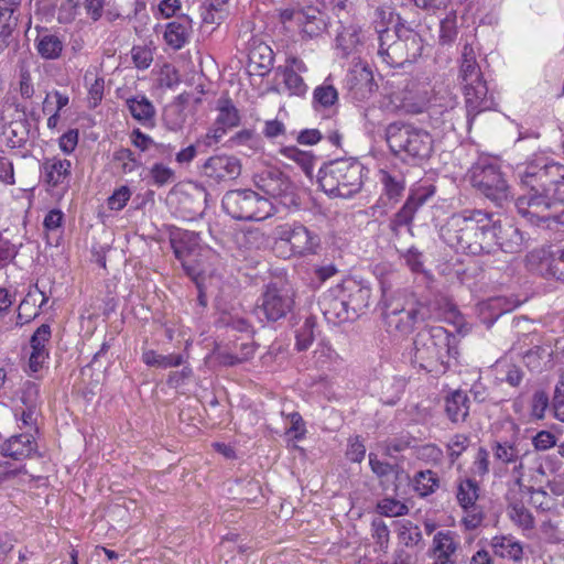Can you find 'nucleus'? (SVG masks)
Returning a JSON list of instances; mask_svg holds the SVG:
<instances>
[{
	"mask_svg": "<svg viewBox=\"0 0 564 564\" xmlns=\"http://www.w3.org/2000/svg\"><path fill=\"white\" fill-rule=\"evenodd\" d=\"M494 215L482 209L453 214L440 228V238L458 252L490 254L496 250Z\"/></svg>",
	"mask_w": 564,
	"mask_h": 564,
	"instance_id": "f257e3e1",
	"label": "nucleus"
},
{
	"mask_svg": "<svg viewBox=\"0 0 564 564\" xmlns=\"http://www.w3.org/2000/svg\"><path fill=\"white\" fill-rule=\"evenodd\" d=\"M382 317L389 332L405 335L420 322L440 319L442 313L438 301L419 299L406 289L390 292L382 288Z\"/></svg>",
	"mask_w": 564,
	"mask_h": 564,
	"instance_id": "f03ea898",
	"label": "nucleus"
},
{
	"mask_svg": "<svg viewBox=\"0 0 564 564\" xmlns=\"http://www.w3.org/2000/svg\"><path fill=\"white\" fill-rule=\"evenodd\" d=\"M456 336L442 326L420 330L413 340L412 365L420 370L443 373L448 359L458 355Z\"/></svg>",
	"mask_w": 564,
	"mask_h": 564,
	"instance_id": "7ed1b4c3",
	"label": "nucleus"
},
{
	"mask_svg": "<svg viewBox=\"0 0 564 564\" xmlns=\"http://www.w3.org/2000/svg\"><path fill=\"white\" fill-rule=\"evenodd\" d=\"M458 80L465 98L467 123L470 127L478 113L494 108L495 100L494 96L489 94L475 51L468 44L462 52Z\"/></svg>",
	"mask_w": 564,
	"mask_h": 564,
	"instance_id": "20e7f679",
	"label": "nucleus"
},
{
	"mask_svg": "<svg viewBox=\"0 0 564 564\" xmlns=\"http://www.w3.org/2000/svg\"><path fill=\"white\" fill-rule=\"evenodd\" d=\"M367 169L355 158H341L324 163L317 175L322 189L334 197L350 198L364 186Z\"/></svg>",
	"mask_w": 564,
	"mask_h": 564,
	"instance_id": "39448f33",
	"label": "nucleus"
},
{
	"mask_svg": "<svg viewBox=\"0 0 564 564\" xmlns=\"http://www.w3.org/2000/svg\"><path fill=\"white\" fill-rule=\"evenodd\" d=\"M386 140L392 154L402 162L419 165L433 152V138L425 129L395 121L386 128Z\"/></svg>",
	"mask_w": 564,
	"mask_h": 564,
	"instance_id": "423d86ee",
	"label": "nucleus"
},
{
	"mask_svg": "<svg viewBox=\"0 0 564 564\" xmlns=\"http://www.w3.org/2000/svg\"><path fill=\"white\" fill-rule=\"evenodd\" d=\"M378 55L389 66L400 67L416 61L423 51V40L413 29L398 23L394 30L378 31Z\"/></svg>",
	"mask_w": 564,
	"mask_h": 564,
	"instance_id": "0eeeda50",
	"label": "nucleus"
},
{
	"mask_svg": "<svg viewBox=\"0 0 564 564\" xmlns=\"http://www.w3.org/2000/svg\"><path fill=\"white\" fill-rule=\"evenodd\" d=\"M471 186L496 207L505 208L513 199L511 186L501 165L492 158H479L469 169Z\"/></svg>",
	"mask_w": 564,
	"mask_h": 564,
	"instance_id": "6e6552de",
	"label": "nucleus"
},
{
	"mask_svg": "<svg viewBox=\"0 0 564 564\" xmlns=\"http://www.w3.org/2000/svg\"><path fill=\"white\" fill-rule=\"evenodd\" d=\"M517 177L525 189L551 191L557 199H564V165L554 162L544 155H534L533 159L517 166Z\"/></svg>",
	"mask_w": 564,
	"mask_h": 564,
	"instance_id": "1a4fd4ad",
	"label": "nucleus"
},
{
	"mask_svg": "<svg viewBox=\"0 0 564 564\" xmlns=\"http://www.w3.org/2000/svg\"><path fill=\"white\" fill-rule=\"evenodd\" d=\"M223 209L234 219L260 221L273 214L269 198L252 189L228 191L221 199Z\"/></svg>",
	"mask_w": 564,
	"mask_h": 564,
	"instance_id": "9d476101",
	"label": "nucleus"
},
{
	"mask_svg": "<svg viewBox=\"0 0 564 564\" xmlns=\"http://www.w3.org/2000/svg\"><path fill=\"white\" fill-rule=\"evenodd\" d=\"M273 237L278 250L288 248V250L281 251V254L285 258L312 254L319 247L318 236L296 221L278 225L273 229Z\"/></svg>",
	"mask_w": 564,
	"mask_h": 564,
	"instance_id": "9b49d317",
	"label": "nucleus"
},
{
	"mask_svg": "<svg viewBox=\"0 0 564 564\" xmlns=\"http://www.w3.org/2000/svg\"><path fill=\"white\" fill-rule=\"evenodd\" d=\"M562 203H564V199L555 197L554 188L551 191L527 189L524 194L517 198L516 208L522 217L532 224H550L552 210Z\"/></svg>",
	"mask_w": 564,
	"mask_h": 564,
	"instance_id": "f8f14e48",
	"label": "nucleus"
},
{
	"mask_svg": "<svg viewBox=\"0 0 564 564\" xmlns=\"http://www.w3.org/2000/svg\"><path fill=\"white\" fill-rule=\"evenodd\" d=\"M524 262L529 271L564 283V247L562 245L535 248L525 256Z\"/></svg>",
	"mask_w": 564,
	"mask_h": 564,
	"instance_id": "ddd939ff",
	"label": "nucleus"
},
{
	"mask_svg": "<svg viewBox=\"0 0 564 564\" xmlns=\"http://www.w3.org/2000/svg\"><path fill=\"white\" fill-rule=\"evenodd\" d=\"M434 194L435 187L433 185H421L410 191L403 206L389 220L388 227L393 241L400 239L401 229L403 227L413 236V219L419 209L424 206Z\"/></svg>",
	"mask_w": 564,
	"mask_h": 564,
	"instance_id": "4468645a",
	"label": "nucleus"
},
{
	"mask_svg": "<svg viewBox=\"0 0 564 564\" xmlns=\"http://www.w3.org/2000/svg\"><path fill=\"white\" fill-rule=\"evenodd\" d=\"M293 293L275 283L267 285L254 307L256 316L262 322H276L284 318L293 308Z\"/></svg>",
	"mask_w": 564,
	"mask_h": 564,
	"instance_id": "2eb2a0df",
	"label": "nucleus"
},
{
	"mask_svg": "<svg viewBox=\"0 0 564 564\" xmlns=\"http://www.w3.org/2000/svg\"><path fill=\"white\" fill-rule=\"evenodd\" d=\"M258 189L269 197L278 199L285 207L297 205L295 186L290 178L276 167H267L253 176Z\"/></svg>",
	"mask_w": 564,
	"mask_h": 564,
	"instance_id": "dca6fc26",
	"label": "nucleus"
},
{
	"mask_svg": "<svg viewBox=\"0 0 564 564\" xmlns=\"http://www.w3.org/2000/svg\"><path fill=\"white\" fill-rule=\"evenodd\" d=\"M202 174L215 183L236 180L241 174V163L231 155H214L202 165Z\"/></svg>",
	"mask_w": 564,
	"mask_h": 564,
	"instance_id": "f3484780",
	"label": "nucleus"
},
{
	"mask_svg": "<svg viewBox=\"0 0 564 564\" xmlns=\"http://www.w3.org/2000/svg\"><path fill=\"white\" fill-rule=\"evenodd\" d=\"M459 547L460 542L455 532L449 530L436 532L429 550L431 564H456Z\"/></svg>",
	"mask_w": 564,
	"mask_h": 564,
	"instance_id": "a211bd4d",
	"label": "nucleus"
},
{
	"mask_svg": "<svg viewBox=\"0 0 564 564\" xmlns=\"http://www.w3.org/2000/svg\"><path fill=\"white\" fill-rule=\"evenodd\" d=\"M346 87L356 100L368 99L376 90L371 69L367 65H355L346 76Z\"/></svg>",
	"mask_w": 564,
	"mask_h": 564,
	"instance_id": "6ab92c4d",
	"label": "nucleus"
},
{
	"mask_svg": "<svg viewBox=\"0 0 564 564\" xmlns=\"http://www.w3.org/2000/svg\"><path fill=\"white\" fill-rule=\"evenodd\" d=\"M171 245L177 260L188 274L195 273L192 257L197 254L199 235L194 231H178L171 238Z\"/></svg>",
	"mask_w": 564,
	"mask_h": 564,
	"instance_id": "aec40b11",
	"label": "nucleus"
},
{
	"mask_svg": "<svg viewBox=\"0 0 564 564\" xmlns=\"http://www.w3.org/2000/svg\"><path fill=\"white\" fill-rule=\"evenodd\" d=\"M299 31L303 40H314L322 36L328 29V18L318 8H303Z\"/></svg>",
	"mask_w": 564,
	"mask_h": 564,
	"instance_id": "412c9836",
	"label": "nucleus"
},
{
	"mask_svg": "<svg viewBox=\"0 0 564 564\" xmlns=\"http://www.w3.org/2000/svg\"><path fill=\"white\" fill-rule=\"evenodd\" d=\"M496 248L508 253L520 252L524 245L523 232L512 224L501 225L495 220Z\"/></svg>",
	"mask_w": 564,
	"mask_h": 564,
	"instance_id": "4be33fe9",
	"label": "nucleus"
},
{
	"mask_svg": "<svg viewBox=\"0 0 564 564\" xmlns=\"http://www.w3.org/2000/svg\"><path fill=\"white\" fill-rule=\"evenodd\" d=\"M319 306L325 318L334 324L352 318L346 302V294L343 291H340V295H335L333 292L324 294Z\"/></svg>",
	"mask_w": 564,
	"mask_h": 564,
	"instance_id": "5701e85b",
	"label": "nucleus"
},
{
	"mask_svg": "<svg viewBox=\"0 0 564 564\" xmlns=\"http://www.w3.org/2000/svg\"><path fill=\"white\" fill-rule=\"evenodd\" d=\"M41 169L44 182L52 187H57L69 178L72 162L56 156L46 158L44 159Z\"/></svg>",
	"mask_w": 564,
	"mask_h": 564,
	"instance_id": "b1692460",
	"label": "nucleus"
},
{
	"mask_svg": "<svg viewBox=\"0 0 564 564\" xmlns=\"http://www.w3.org/2000/svg\"><path fill=\"white\" fill-rule=\"evenodd\" d=\"M36 449V442L31 433H21L8 438L2 445V453L15 460L32 456Z\"/></svg>",
	"mask_w": 564,
	"mask_h": 564,
	"instance_id": "393cba45",
	"label": "nucleus"
},
{
	"mask_svg": "<svg viewBox=\"0 0 564 564\" xmlns=\"http://www.w3.org/2000/svg\"><path fill=\"white\" fill-rule=\"evenodd\" d=\"M192 34V20L183 14L165 26L164 40L173 50H181L189 40Z\"/></svg>",
	"mask_w": 564,
	"mask_h": 564,
	"instance_id": "a878e982",
	"label": "nucleus"
},
{
	"mask_svg": "<svg viewBox=\"0 0 564 564\" xmlns=\"http://www.w3.org/2000/svg\"><path fill=\"white\" fill-rule=\"evenodd\" d=\"M192 101V94L183 93L170 104L163 112V121L171 131L181 130L187 119L186 106Z\"/></svg>",
	"mask_w": 564,
	"mask_h": 564,
	"instance_id": "bb28decb",
	"label": "nucleus"
},
{
	"mask_svg": "<svg viewBox=\"0 0 564 564\" xmlns=\"http://www.w3.org/2000/svg\"><path fill=\"white\" fill-rule=\"evenodd\" d=\"M51 338V327L47 324H42L32 335L30 344H31V355L29 359L30 369L36 372L45 359L48 357V351L45 347V344Z\"/></svg>",
	"mask_w": 564,
	"mask_h": 564,
	"instance_id": "cd10ccee",
	"label": "nucleus"
},
{
	"mask_svg": "<svg viewBox=\"0 0 564 564\" xmlns=\"http://www.w3.org/2000/svg\"><path fill=\"white\" fill-rule=\"evenodd\" d=\"M519 437L513 436L511 440H497L491 443V451L496 460L502 464H516L523 458L528 451H523Z\"/></svg>",
	"mask_w": 564,
	"mask_h": 564,
	"instance_id": "c85d7f7f",
	"label": "nucleus"
},
{
	"mask_svg": "<svg viewBox=\"0 0 564 564\" xmlns=\"http://www.w3.org/2000/svg\"><path fill=\"white\" fill-rule=\"evenodd\" d=\"M34 43L37 54L44 59H58L64 51L63 37L47 30L39 31Z\"/></svg>",
	"mask_w": 564,
	"mask_h": 564,
	"instance_id": "c756f323",
	"label": "nucleus"
},
{
	"mask_svg": "<svg viewBox=\"0 0 564 564\" xmlns=\"http://www.w3.org/2000/svg\"><path fill=\"white\" fill-rule=\"evenodd\" d=\"M445 412L453 423H463L469 414V398L463 390H455L445 398Z\"/></svg>",
	"mask_w": 564,
	"mask_h": 564,
	"instance_id": "7c9ffc66",
	"label": "nucleus"
},
{
	"mask_svg": "<svg viewBox=\"0 0 564 564\" xmlns=\"http://www.w3.org/2000/svg\"><path fill=\"white\" fill-rule=\"evenodd\" d=\"M130 115L144 127H153L155 121V108L143 95H138L126 100Z\"/></svg>",
	"mask_w": 564,
	"mask_h": 564,
	"instance_id": "2f4dec72",
	"label": "nucleus"
},
{
	"mask_svg": "<svg viewBox=\"0 0 564 564\" xmlns=\"http://www.w3.org/2000/svg\"><path fill=\"white\" fill-rule=\"evenodd\" d=\"M494 553L502 558L520 561L523 556L522 544L512 536L497 535L491 539Z\"/></svg>",
	"mask_w": 564,
	"mask_h": 564,
	"instance_id": "473e14b6",
	"label": "nucleus"
},
{
	"mask_svg": "<svg viewBox=\"0 0 564 564\" xmlns=\"http://www.w3.org/2000/svg\"><path fill=\"white\" fill-rule=\"evenodd\" d=\"M361 45L360 29L356 25H348L337 34L336 47L341 57H348L358 51Z\"/></svg>",
	"mask_w": 564,
	"mask_h": 564,
	"instance_id": "72a5a7b5",
	"label": "nucleus"
},
{
	"mask_svg": "<svg viewBox=\"0 0 564 564\" xmlns=\"http://www.w3.org/2000/svg\"><path fill=\"white\" fill-rule=\"evenodd\" d=\"M231 148H243L240 152L245 155H252L262 149L261 138L250 129H243L235 133L229 140Z\"/></svg>",
	"mask_w": 564,
	"mask_h": 564,
	"instance_id": "f704fd0d",
	"label": "nucleus"
},
{
	"mask_svg": "<svg viewBox=\"0 0 564 564\" xmlns=\"http://www.w3.org/2000/svg\"><path fill=\"white\" fill-rule=\"evenodd\" d=\"M479 497L478 482L473 478H460L457 481L456 498L458 505L467 511L476 505Z\"/></svg>",
	"mask_w": 564,
	"mask_h": 564,
	"instance_id": "c9c22d12",
	"label": "nucleus"
},
{
	"mask_svg": "<svg viewBox=\"0 0 564 564\" xmlns=\"http://www.w3.org/2000/svg\"><path fill=\"white\" fill-rule=\"evenodd\" d=\"M218 116L215 124H221L227 129H232L240 123V113L234 102L228 97H221L217 101Z\"/></svg>",
	"mask_w": 564,
	"mask_h": 564,
	"instance_id": "e433bc0d",
	"label": "nucleus"
},
{
	"mask_svg": "<svg viewBox=\"0 0 564 564\" xmlns=\"http://www.w3.org/2000/svg\"><path fill=\"white\" fill-rule=\"evenodd\" d=\"M380 182L383 186V195L389 200L398 202L405 189V180L401 174L380 171Z\"/></svg>",
	"mask_w": 564,
	"mask_h": 564,
	"instance_id": "4c0bfd02",
	"label": "nucleus"
},
{
	"mask_svg": "<svg viewBox=\"0 0 564 564\" xmlns=\"http://www.w3.org/2000/svg\"><path fill=\"white\" fill-rule=\"evenodd\" d=\"M142 361L150 367L166 369L183 365L184 358L181 354L160 355L156 351L150 349L143 351Z\"/></svg>",
	"mask_w": 564,
	"mask_h": 564,
	"instance_id": "58836bf2",
	"label": "nucleus"
},
{
	"mask_svg": "<svg viewBox=\"0 0 564 564\" xmlns=\"http://www.w3.org/2000/svg\"><path fill=\"white\" fill-rule=\"evenodd\" d=\"M414 489L421 497H426L435 492L440 487V477L431 469L421 470L415 474Z\"/></svg>",
	"mask_w": 564,
	"mask_h": 564,
	"instance_id": "ea45409f",
	"label": "nucleus"
},
{
	"mask_svg": "<svg viewBox=\"0 0 564 564\" xmlns=\"http://www.w3.org/2000/svg\"><path fill=\"white\" fill-rule=\"evenodd\" d=\"M280 152L283 156L296 162L306 176H313L315 156L311 152L302 151L296 147H284Z\"/></svg>",
	"mask_w": 564,
	"mask_h": 564,
	"instance_id": "a19ab883",
	"label": "nucleus"
},
{
	"mask_svg": "<svg viewBox=\"0 0 564 564\" xmlns=\"http://www.w3.org/2000/svg\"><path fill=\"white\" fill-rule=\"evenodd\" d=\"M370 290L359 285H355L354 290L346 296L348 310L351 317L358 316L369 305Z\"/></svg>",
	"mask_w": 564,
	"mask_h": 564,
	"instance_id": "79ce46f5",
	"label": "nucleus"
},
{
	"mask_svg": "<svg viewBox=\"0 0 564 564\" xmlns=\"http://www.w3.org/2000/svg\"><path fill=\"white\" fill-rule=\"evenodd\" d=\"M338 101L337 89L327 83V79L313 91V105L315 108H329Z\"/></svg>",
	"mask_w": 564,
	"mask_h": 564,
	"instance_id": "37998d69",
	"label": "nucleus"
},
{
	"mask_svg": "<svg viewBox=\"0 0 564 564\" xmlns=\"http://www.w3.org/2000/svg\"><path fill=\"white\" fill-rule=\"evenodd\" d=\"M510 520L522 530H532L534 528V517L522 502H514L508 508Z\"/></svg>",
	"mask_w": 564,
	"mask_h": 564,
	"instance_id": "c03bdc74",
	"label": "nucleus"
},
{
	"mask_svg": "<svg viewBox=\"0 0 564 564\" xmlns=\"http://www.w3.org/2000/svg\"><path fill=\"white\" fill-rule=\"evenodd\" d=\"M278 72L283 77V83L291 96L302 97L307 91V85L300 74L294 73L291 68L279 67Z\"/></svg>",
	"mask_w": 564,
	"mask_h": 564,
	"instance_id": "a18cd8bd",
	"label": "nucleus"
},
{
	"mask_svg": "<svg viewBox=\"0 0 564 564\" xmlns=\"http://www.w3.org/2000/svg\"><path fill=\"white\" fill-rule=\"evenodd\" d=\"M316 321L313 316L305 318L303 325L296 330V349L303 351L308 349L314 340V328Z\"/></svg>",
	"mask_w": 564,
	"mask_h": 564,
	"instance_id": "49530a36",
	"label": "nucleus"
},
{
	"mask_svg": "<svg viewBox=\"0 0 564 564\" xmlns=\"http://www.w3.org/2000/svg\"><path fill=\"white\" fill-rule=\"evenodd\" d=\"M377 511L384 517H400L408 514L409 508L394 498H384L378 501Z\"/></svg>",
	"mask_w": 564,
	"mask_h": 564,
	"instance_id": "de8ad7c7",
	"label": "nucleus"
},
{
	"mask_svg": "<svg viewBox=\"0 0 564 564\" xmlns=\"http://www.w3.org/2000/svg\"><path fill=\"white\" fill-rule=\"evenodd\" d=\"M368 457L372 473L379 478L386 477L389 474H395V477L398 478L399 474L403 473V468L400 465L382 462L375 453H369Z\"/></svg>",
	"mask_w": 564,
	"mask_h": 564,
	"instance_id": "09e8293b",
	"label": "nucleus"
},
{
	"mask_svg": "<svg viewBox=\"0 0 564 564\" xmlns=\"http://www.w3.org/2000/svg\"><path fill=\"white\" fill-rule=\"evenodd\" d=\"M113 162L119 163L123 173L135 171L141 163L137 160L134 153L128 148H120L113 152Z\"/></svg>",
	"mask_w": 564,
	"mask_h": 564,
	"instance_id": "8fccbe9b",
	"label": "nucleus"
},
{
	"mask_svg": "<svg viewBox=\"0 0 564 564\" xmlns=\"http://www.w3.org/2000/svg\"><path fill=\"white\" fill-rule=\"evenodd\" d=\"M228 0H207L205 2L206 12L203 15V20L206 23H217L226 15V6Z\"/></svg>",
	"mask_w": 564,
	"mask_h": 564,
	"instance_id": "3c124183",
	"label": "nucleus"
},
{
	"mask_svg": "<svg viewBox=\"0 0 564 564\" xmlns=\"http://www.w3.org/2000/svg\"><path fill=\"white\" fill-rule=\"evenodd\" d=\"M372 538L381 550H387L390 540V530L382 519H375L371 522Z\"/></svg>",
	"mask_w": 564,
	"mask_h": 564,
	"instance_id": "603ef678",
	"label": "nucleus"
},
{
	"mask_svg": "<svg viewBox=\"0 0 564 564\" xmlns=\"http://www.w3.org/2000/svg\"><path fill=\"white\" fill-rule=\"evenodd\" d=\"M150 175L156 186L172 183L175 177L174 171L162 163H155L150 170Z\"/></svg>",
	"mask_w": 564,
	"mask_h": 564,
	"instance_id": "864d4df0",
	"label": "nucleus"
},
{
	"mask_svg": "<svg viewBox=\"0 0 564 564\" xmlns=\"http://www.w3.org/2000/svg\"><path fill=\"white\" fill-rule=\"evenodd\" d=\"M469 443V437L464 434H456L451 438L447 444L451 463L456 462V459L468 448Z\"/></svg>",
	"mask_w": 564,
	"mask_h": 564,
	"instance_id": "5fc2aeb1",
	"label": "nucleus"
},
{
	"mask_svg": "<svg viewBox=\"0 0 564 564\" xmlns=\"http://www.w3.org/2000/svg\"><path fill=\"white\" fill-rule=\"evenodd\" d=\"M399 538L404 545L414 546L421 542L422 532L417 525H413L412 522L406 521L400 529Z\"/></svg>",
	"mask_w": 564,
	"mask_h": 564,
	"instance_id": "6e6d98bb",
	"label": "nucleus"
},
{
	"mask_svg": "<svg viewBox=\"0 0 564 564\" xmlns=\"http://www.w3.org/2000/svg\"><path fill=\"white\" fill-rule=\"evenodd\" d=\"M489 452L485 447H479L471 466V473L476 477L484 478L489 473Z\"/></svg>",
	"mask_w": 564,
	"mask_h": 564,
	"instance_id": "4d7b16f0",
	"label": "nucleus"
},
{
	"mask_svg": "<svg viewBox=\"0 0 564 564\" xmlns=\"http://www.w3.org/2000/svg\"><path fill=\"white\" fill-rule=\"evenodd\" d=\"M40 398V388L36 383L28 381L24 383L21 394V402L24 408L37 409Z\"/></svg>",
	"mask_w": 564,
	"mask_h": 564,
	"instance_id": "13d9d810",
	"label": "nucleus"
},
{
	"mask_svg": "<svg viewBox=\"0 0 564 564\" xmlns=\"http://www.w3.org/2000/svg\"><path fill=\"white\" fill-rule=\"evenodd\" d=\"M410 440H413V438L409 437V436H402V437H394L389 441H386L382 444L383 455L389 456V457H394L395 453L403 452L411 446Z\"/></svg>",
	"mask_w": 564,
	"mask_h": 564,
	"instance_id": "bf43d9fd",
	"label": "nucleus"
},
{
	"mask_svg": "<svg viewBox=\"0 0 564 564\" xmlns=\"http://www.w3.org/2000/svg\"><path fill=\"white\" fill-rule=\"evenodd\" d=\"M131 58L137 68L147 69L153 61V53L147 46H133L131 50Z\"/></svg>",
	"mask_w": 564,
	"mask_h": 564,
	"instance_id": "052dcab7",
	"label": "nucleus"
},
{
	"mask_svg": "<svg viewBox=\"0 0 564 564\" xmlns=\"http://www.w3.org/2000/svg\"><path fill=\"white\" fill-rule=\"evenodd\" d=\"M131 191L128 186H121L108 198V207L111 210H121L128 203Z\"/></svg>",
	"mask_w": 564,
	"mask_h": 564,
	"instance_id": "680f3d73",
	"label": "nucleus"
},
{
	"mask_svg": "<svg viewBox=\"0 0 564 564\" xmlns=\"http://www.w3.org/2000/svg\"><path fill=\"white\" fill-rule=\"evenodd\" d=\"M401 258L404 259L406 265L411 269L412 272H422L423 271V261H422V252L419 251L414 247H410L404 252H400Z\"/></svg>",
	"mask_w": 564,
	"mask_h": 564,
	"instance_id": "e2e57ef3",
	"label": "nucleus"
},
{
	"mask_svg": "<svg viewBox=\"0 0 564 564\" xmlns=\"http://www.w3.org/2000/svg\"><path fill=\"white\" fill-rule=\"evenodd\" d=\"M19 93L24 99H31L35 93L31 73L24 67L20 69Z\"/></svg>",
	"mask_w": 564,
	"mask_h": 564,
	"instance_id": "0e129e2a",
	"label": "nucleus"
},
{
	"mask_svg": "<svg viewBox=\"0 0 564 564\" xmlns=\"http://www.w3.org/2000/svg\"><path fill=\"white\" fill-rule=\"evenodd\" d=\"M79 133L77 129H69L67 132L62 134L58 139V145L62 152L70 154L74 152L78 144Z\"/></svg>",
	"mask_w": 564,
	"mask_h": 564,
	"instance_id": "69168bd1",
	"label": "nucleus"
},
{
	"mask_svg": "<svg viewBox=\"0 0 564 564\" xmlns=\"http://www.w3.org/2000/svg\"><path fill=\"white\" fill-rule=\"evenodd\" d=\"M366 447L358 436L350 438L346 451L347 458L352 463H360L365 458Z\"/></svg>",
	"mask_w": 564,
	"mask_h": 564,
	"instance_id": "338daca9",
	"label": "nucleus"
},
{
	"mask_svg": "<svg viewBox=\"0 0 564 564\" xmlns=\"http://www.w3.org/2000/svg\"><path fill=\"white\" fill-rule=\"evenodd\" d=\"M549 406V395L544 391H536L532 399V415L542 419Z\"/></svg>",
	"mask_w": 564,
	"mask_h": 564,
	"instance_id": "774afa93",
	"label": "nucleus"
}]
</instances>
